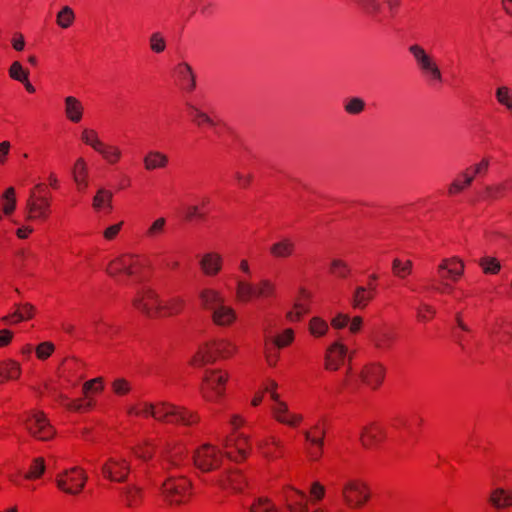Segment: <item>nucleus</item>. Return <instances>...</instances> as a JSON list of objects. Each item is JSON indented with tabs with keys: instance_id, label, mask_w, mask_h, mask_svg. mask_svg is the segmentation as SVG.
<instances>
[{
	"instance_id": "31",
	"label": "nucleus",
	"mask_w": 512,
	"mask_h": 512,
	"mask_svg": "<svg viewBox=\"0 0 512 512\" xmlns=\"http://www.w3.org/2000/svg\"><path fill=\"white\" fill-rule=\"evenodd\" d=\"M244 478L239 471H229L221 476L217 483L223 487H230L234 491H241L244 484Z\"/></svg>"
},
{
	"instance_id": "37",
	"label": "nucleus",
	"mask_w": 512,
	"mask_h": 512,
	"mask_svg": "<svg viewBox=\"0 0 512 512\" xmlns=\"http://www.w3.org/2000/svg\"><path fill=\"white\" fill-rule=\"evenodd\" d=\"M246 444H248V437L244 434H239L237 436V439H232V438L226 437L223 440V446L225 448L235 447L239 456L242 459L246 458L247 454H248L244 447Z\"/></svg>"
},
{
	"instance_id": "52",
	"label": "nucleus",
	"mask_w": 512,
	"mask_h": 512,
	"mask_svg": "<svg viewBox=\"0 0 512 512\" xmlns=\"http://www.w3.org/2000/svg\"><path fill=\"white\" fill-rule=\"evenodd\" d=\"M149 46L154 53H162L166 49V40L162 33L154 32L149 37Z\"/></svg>"
},
{
	"instance_id": "56",
	"label": "nucleus",
	"mask_w": 512,
	"mask_h": 512,
	"mask_svg": "<svg viewBox=\"0 0 512 512\" xmlns=\"http://www.w3.org/2000/svg\"><path fill=\"white\" fill-rule=\"evenodd\" d=\"M82 141L90 145L95 151L101 147V142L98 138L96 131L90 129H84L81 135Z\"/></svg>"
},
{
	"instance_id": "19",
	"label": "nucleus",
	"mask_w": 512,
	"mask_h": 512,
	"mask_svg": "<svg viewBox=\"0 0 512 512\" xmlns=\"http://www.w3.org/2000/svg\"><path fill=\"white\" fill-rule=\"evenodd\" d=\"M36 314V308L30 303H21L15 305L13 313L7 315L4 320L10 324H17L23 321L31 320Z\"/></svg>"
},
{
	"instance_id": "29",
	"label": "nucleus",
	"mask_w": 512,
	"mask_h": 512,
	"mask_svg": "<svg viewBox=\"0 0 512 512\" xmlns=\"http://www.w3.org/2000/svg\"><path fill=\"white\" fill-rule=\"evenodd\" d=\"M395 339V335L392 331L387 329L375 330L371 335V341L375 348L379 350H388Z\"/></svg>"
},
{
	"instance_id": "6",
	"label": "nucleus",
	"mask_w": 512,
	"mask_h": 512,
	"mask_svg": "<svg viewBox=\"0 0 512 512\" xmlns=\"http://www.w3.org/2000/svg\"><path fill=\"white\" fill-rule=\"evenodd\" d=\"M28 217L31 220H44L50 214V199L46 185L34 187L27 203Z\"/></svg>"
},
{
	"instance_id": "26",
	"label": "nucleus",
	"mask_w": 512,
	"mask_h": 512,
	"mask_svg": "<svg viewBox=\"0 0 512 512\" xmlns=\"http://www.w3.org/2000/svg\"><path fill=\"white\" fill-rule=\"evenodd\" d=\"M144 167L148 171H152L155 169H163L169 163V158L166 154L157 151L151 150L149 151L143 159Z\"/></svg>"
},
{
	"instance_id": "44",
	"label": "nucleus",
	"mask_w": 512,
	"mask_h": 512,
	"mask_svg": "<svg viewBox=\"0 0 512 512\" xmlns=\"http://www.w3.org/2000/svg\"><path fill=\"white\" fill-rule=\"evenodd\" d=\"M412 266L413 263L410 260L403 262L400 259L396 258L392 262V271L395 276L399 278H405L411 273Z\"/></svg>"
},
{
	"instance_id": "14",
	"label": "nucleus",
	"mask_w": 512,
	"mask_h": 512,
	"mask_svg": "<svg viewBox=\"0 0 512 512\" xmlns=\"http://www.w3.org/2000/svg\"><path fill=\"white\" fill-rule=\"evenodd\" d=\"M130 471V466L125 459L111 458L102 465L103 474L112 481L125 482Z\"/></svg>"
},
{
	"instance_id": "50",
	"label": "nucleus",
	"mask_w": 512,
	"mask_h": 512,
	"mask_svg": "<svg viewBox=\"0 0 512 512\" xmlns=\"http://www.w3.org/2000/svg\"><path fill=\"white\" fill-rule=\"evenodd\" d=\"M270 444L275 446L278 449H281V447H282L281 442L274 437H272L270 439V441H268V440L259 441L257 446L265 458L274 459V458H276V455L270 450V448H269Z\"/></svg>"
},
{
	"instance_id": "43",
	"label": "nucleus",
	"mask_w": 512,
	"mask_h": 512,
	"mask_svg": "<svg viewBox=\"0 0 512 512\" xmlns=\"http://www.w3.org/2000/svg\"><path fill=\"white\" fill-rule=\"evenodd\" d=\"M512 187V180L506 181L504 183L495 185V186H487L485 188V198L494 200L501 197L504 192Z\"/></svg>"
},
{
	"instance_id": "2",
	"label": "nucleus",
	"mask_w": 512,
	"mask_h": 512,
	"mask_svg": "<svg viewBox=\"0 0 512 512\" xmlns=\"http://www.w3.org/2000/svg\"><path fill=\"white\" fill-rule=\"evenodd\" d=\"M199 298L201 305L211 311L212 320L216 325L227 326L236 319L234 309L225 305V299L220 292L206 288L199 292Z\"/></svg>"
},
{
	"instance_id": "49",
	"label": "nucleus",
	"mask_w": 512,
	"mask_h": 512,
	"mask_svg": "<svg viewBox=\"0 0 512 512\" xmlns=\"http://www.w3.org/2000/svg\"><path fill=\"white\" fill-rule=\"evenodd\" d=\"M55 351V345L50 341H44L35 347V355L38 360H47Z\"/></svg>"
},
{
	"instance_id": "20",
	"label": "nucleus",
	"mask_w": 512,
	"mask_h": 512,
	"mask_svg": "<svg viewBox=\"0 0 512 512\" xmlns=\"http://www.w3.org/2000/svg\"><path fill=\"white\" fill-rule=\"evenodd\" d=\"M287 510L289 512H311L308 509L306 495L298 490H292L290 494L286 496ZM312 512H324L321 509H316Z\"/></svg>"
},
{
	"instance_id": "42",
	"label": "nucleus",
	"mask_w": 512,
	"mask_h": 512,
	"mask_svg": "<svg viewBox=\"0 0 512 512\" xmlns=\"http://www.w3.org/2000/svg\"><path fill=\"white\" fill-rule=\"evenodd\" d=\"M329 271L332 275L338 278H346L349 275L351 269L346 262L335 258L332 259L330 263Z\"/></svg>"
},
{
	"instance_id": "11",
	"label": "nucleus",
	"mask_w": 512,
	"mask_h": 512,
	"mask_svg": "<svg viewBox=\"0 0 512 512\" xmlns=\"http://www.w3.org/2000/svg\"><path fill=\"white\" fill-rule=\"evenodd\" d=\"M226 380L227 375L220 371H207L201 387L203 397L208 401H213L214 397L222 396Z\"/></svg>"
},
{
	"instance_id": "18",
	"label": "nucleus",
	"mask_w": 512,
	"mask_h": 512,
	"mask_svg": "<svg viewBox=\"0 0 512 512\" xmlns=\"http://www.w3.org/2000/svg\"><path fill=\"white\" fill-rule=\"evenodd\" d=\"M347 354V348L339 342L333 343L325 356V367L328 370H337Z\"/></svg>"
},
{
	"instance_id": "60",
	"label": "nucleus",
	"mask_w": 512,
	"mask_h": 512,
	"mask_svg": "<svg viewBox=\"0 0 512 512\" xmlns=\"http://www.w3.org/2000/svg\"><path fill=\"white\" fill-rule=\"evenodd\" d=\"M435 309L425 303H421L420 307L417 308V319L421 322L429 321L434 315Z\"/></svg>"
},
{
	"instance_id": "58",
	"label": "nucleus",
	"mask_w": 512,
	"mask_h": 512,
	"mask_svg": "<svg viewBox=\"0 0 512 512\" xmlns=\"http://www.w3.org/2000/svg\"><path fill=\"white\" fill-rule=\"evenodd\" d=\"M485 273L496 274L501 266L499 261L493 257H484L479 262Z\"/></svg>"
},
{
	"instance_id": "17",
	"label": "nucleus",
	"mask_w": 512,
	"mask_h": 512,
	"mask_svg": "<svg viewBox=\"0 0 512 512\" xmlns=\"http://www.w3.org/2000/svg\"><path fill=\"white\" fill-rule=\"evenodd\" d=\"M464 264L457 258L444 259L438 266V273L441 280L446 279L457 281L463 274Z\"/></svg>"
},
{
	"instance_id": "32",
	"label": "nucleus",
	"mask_w": 512,
	"mask_h": 512,
	"mask_svg": "<svg viewBox=\"0 0 512 512\" xmlns=\"http://www.w3.org/2000/svg\"><path fill=\"white\" fill-rule=\"evenodd\" d=\"M489 501L497 509L512 506V491L496 488L491 492Z\"/></svg>"
},
{
	"instance_id": "36",
	"label": "nucleus",
	"mask_w": 512,
	"mask_h": 512,
	"mask_svg": "<svg viewBox=\"0 0 512 512\" xmlns=\"http://www.w3.org/2000/svg\"><path fill=\"white\" fill-rule=\"evenodd\" d=\"M113 194L111 191L106 190L104 188H99L96 195L93 198V208L95 210H101L107 208L111 209V201Z\"/></svg>"
},
{
	"instance_id": "8",
	"label": "nucleus",
	"mask_w": 512,
	"mask_h": 512,
	"mask_svg": "<svg viewBox=\"0 0 512 512\" xmlns=\"http://www.w3.org/2000/svg\"><path fill=\"white\" fill-rule=\"evenodd\" d=\"M190 482L185 477H170L162 485V493L172 504H180L190 495Z\"/></svg>"
},
{
	"instance_id": "1",
	"label": "nucleus",
	"mask_w": 512,
	"mask_h": 512,
	"mask_svg": "<svg viewBox=\"0 0 512 512\" xmlns=\"http://www.w3.org/2000/svg\"><path fill=\"white\" fill-rule=\"evenodd\" d=\"M140 414L151 416L162 422L181 423L191 425L198 421L197 414L188 411L184 407H179L168 402L144 403V408Z\"/></svg>"
},
{
	"instance_id": "25",
	"label": "nucleus",
	"mask_w": 512,
	"mask_h": 512,
	"mask_svg": "<svg viewBox=\"0 0 512 512\" xmlns=\"http://www.w3.org/2000/svg\"><path fill=\"white\" fill-rule=\"evenodd\" d=\"M175 72L177 73L178 77L182 81V84L184 88L191 92L196 87V77L193 72L192 67L186 63L181 62L175 67Z\"/></svg>"
},
{
	"instance_id": "61",
	"label": "nucleus",
	"mask_w": 512,
	"mask_h": 512,
	"mask_svg": "<svg viewBox=\"0 0 512 512\" xmlns=\"http://www.w3.org/2000/svg\"><path fill=\"white\" fill-rule=\"evenodd\" d=\"M294 339V332L292 329H286L281 335L274 338L273 342L278 348H283L289 345Z\"/></svg>"
},
{
	"instance_id": "57",
	"label": "nucleus",
	"mask_w": 512,
	"mask_h": 512,
	"mask_svg": "<svg viewBox=\"0 0 512 512\" xmlns=\"http://www.w3.org/2000/svg\"><path fill=\"white\" fill-rule=\"evenodd\" d=\"M309 312V307L301 302H296L294 304L293 310L288 311L286 317L289 321L295 322L299 321L301 317Z\"/></svg>"
},
{
	"instance_id": "35",
	"label": "nucleus",
	"mask_w": 512,
	"mask_h": 512,
	"mask_svg": "<svg viewBox=\"0 0 512 512\" xmlns=\"http://www.w3.org/2000/svg\"><path fill=\"white\" fill-rule=\"evenodd\" d=\"M382 431L375 425L363 427L360 434V442L363 447L369 448L380 440Z\"/></svg>"
},
{
	"instance_id": "54",
	"label": "nucleus",
	"mask_w": 512,
	"mask_h": 512,
	"mask_svg": "<svg viewBox=\"0 0 512 512\" xmlns=\"http://www.w3.org/2000/svg\"><path fill=\"white\" fill-rule=\"evenodd\" d=\"M189 108L192 120L196 125L201 126L204 123L211 126L214 125V121L209 117L208 114L202 112L200 109L193 105H189Z\"/></svg>"
},
{
	"instance_id": "15",
	"label": "nucleus",
	"mask_w": 512,
	"mask_h": 512,
	"mask_svg": "<svg viewBox=\"0 0 512 512\" xmlns=\"http://www.w3.org/2000/svg\"><path fill=\"white\" fill-rule=\"evenodd\" d=\"M385 376V368L378 362L366 364L360 372L362 382L372 389H377Z\"/></svg>"
},
{
	"instance_id": "22",
	"label": "nucleus",
	"mask_w": 512,
	"mask_h": 512,
	"mask_svg": "<svg viewBox=\"0 0 512 512\" xmlns=\"http://www.w3.org/2000/svg\"><path fill=\"white\" fill-rule=\"evenodd\" d=\"M200 267L205 275L215 276L222 267V257L217 253H206L200 261Z\"/></svg>"
},
{
	"instance_id": "23",
	"label": "nucleus",
	"mask_w": 512,
	"mask_h": 512,
	"mask_svg": "<svg viewBox=\"0 0 512 512\" xmlns=\"http://www.w3.org/2000/svg\"><path fill=\"white\" fill-rule=\"evenodd\" d=\"M119 492L125 505L129 508L138 506L142 499V489L135 484H127L119 488Z\"/></svg>"
},
{
	"instance_id": "48",
	"label": "nucleus",
	"mask_w": 512,
	"mask_h": 512,
	"mask_svg": "<svg viewBox=\"0 0 512 512\" xmlns=\"http://www.w3.org/2000/svg\"><path fill=\"white\" fill-rule=\"evenodd\" d=\"M309 331L314 337H322L328 331V324L320 317H313L309 322Z\"/></svg>"
},
{
	"instance_id": "9",
	"label": "nucleus",
	"mask_w": 512,
	"mask_h": 512,
	"mask_svg": "<svg viewBox=\"0 0 512 512\" xmlns=\"http://www.w3.org/2000/svg\"><path fill=\"white\" fill-rule=\"evenodd\" d=\"M222 460V452L211 444H203L193 455L194 465L203 472L217 469Z\"/></svg>"
},
{
	"instance_id": "39",
	"label": "nucleus",
	"mask_w": 512,
	"mask_h": 512,
	"mask_svg": "<svg viewBox=\"0 0 512 512\" xmlns=\"http://www.w3.org/2000/svg\"><path fill=\"white\" fill-rule=\"evenodd\" d=\"M102 155V157L109 163H116L121 157V150L113 145H107L102 143L101 147L96 150Z\"/></svg>"
},
{
	"instance_id": "59",
	"label": "nucleus",
	"mask_w": 512,
	"mask_h": 512,
	"mask_svg": "<svg viewBox=\"0 0 512 512\" xmlns=\"http://www.w3.org/2000/svg\"><path fill=\"white\" fill-rule=\"evenodd\" d=\"M111 386H112L113 392L115 394L119 395V396L126 395L131 390L130 383L126 379H124V378H117V379H115L111 383Z\"/></svg>"
},
{
	"instance_id": "40",
	"label": "nucleus",
	"mask_w": 512,
	"mask_h": 512,
	"mask_svg": "<svg viewBox=\"0 0 512 512\" xmlns=\"http://www.w3.org/2000/svg\"><path fill=\"white\" fill-rule=\"evenodd\" d=\"M45 471V462L42 457L35 458L27 473L24 475L26 480H36L39 479Z\"/></svg>"
},
{
	"instance_id": "12",
	"label": "nucleus",
	"mask_w": 512,
	"mask_h": 512,
	"mask_svg": "<svg viewBox=\"0 0 512 512\" xmlns=\"http://www.w3.org/2000/svg\"><path fill=\"white\" fill-rule=\"evenodd\" d=\"M133 305L148 317L161 315L162 303L151 289H144L133 299Z\"/></svg>"
},
{
	"instance_id": "24",
	"label": "nucleus",
	"mask_w": 512,
	"mask_h": 512,
	"mask_svg": "<svg viewBox=\"0 0 512 512\" xmlns=\"http://www.w3.org/2000/svg\"><path fill=\"white\" fill-rule=\"evenodd\" d=\"M21 375V367L17 361L8 359L0 362V384L17 380Z\"/></svg>"
},
{
	"instance_id": "38",
	"label": "nucleus",
	"mask_w": 512,
	"mask_h": 512,
	"mask_svg": "<svg viewBox=\"0 0 512 512\" xmlns=\"http://www.w3.org/2000/svg\"><path fill=\"white\" fill-rule=\"evenodd\" d=\"M355 3L364 14L372 19H376L381 11V4L378 0H355Z\"/></svg>"
},
{
	"instance_id": "27",
	"label": "nucleus",
	"mask_w": 512,
	"mask_h": 512,
	"mask_svg": "<svg viewBox=\"0 0 512 512\" xmlns=\"http://www.w3.org/2000/svg\"><path fill=\"white\" fill-rule=\"evenodd\" d=\"M273 413L277 421L289 426H295L302 420L301 415L291 414L284 402H278V404H275L273 407Z\"/></svg>"
},
{
	"instance_id": "21",
	"label": "nucleus",
	"mask_w": 512,
	"mask_h": 512,
	"mask_svg": "<svg viewBox=\"0 0 512 512\" xmlns=\"http://www.w3.org/2000/svg\"><path fill=\"white\" fill-rule=\"evenodd\" d=\"M72 177L78 191L83 192L88 186V167L83 158H78L72 168Z\"/></svg>"
},
{
	"instance_id": "28",
	"label": "nucleus",
	"mask_w": 512,
	"mask_h": 512,
	"mask_svg": "<svg viewBox=\"0 0 512 512\" xmlns=\"http://www.w3.org/2000/svg\"><path fill=\"white\" fill-rule=\"evenodd\" d=\"M375 289H367L364 286H358L355 288L352 295L351 304L356 309H364L368 303L374 298Z\"/></svg>"
},
{
	"instance_id": "10",
	"label": "nucleus",
	"mask_w": 512,
	"mask_h": 512,
	"mask_svg": "<svg viewBox=\"0 0 512 512\" xmlns=\"http://www.w3.org/2000/svg\"><path fill=\"white\" fill-rule=\"evenodd\" d=\"M28 433L37 440L48 441L55 435V429L42 412H36L25 420Z\"/></svg>"
},
{
	"instance_id": "47",
	"label": "nucleus",
	"mask_w": 512,
	"mask_h": 512,
	"mask_svg": "<svg viewBox=\"0 0 512 512\" xmlns=\"http://www.w3.org/2000/svg\"><path fill=\"white\" fill-rule=\"evenodd\" d=\"M313 430L315 432L314 435L309 431L304 432L305 439L310 442L313 446H318L319 448L324 445V435L325 430L321 428L318 424L314 425Z\"/></svg>"
},
{
	"instance_id": "62",
	"label": "nucleus",
	"mask_w": 512,
	"mask_h": 512,
	"mask_svg": "<svg viewBox=\"0 0 512 512\" xmlns=\"http://www.w3.org/2000/svg\"><path fill=\"white\" fill-rule=\"evenodd\" d=\"M496 98L498 102L504 105L507 109L512 105V93L507 87H500L496 91Z\"/></svg>"
},
{
	"instance_id": "41",
	"label": "nucleus",
	"mask_w": 512,
	"mask_h": 512,
	"mask_svg": "<svg viewBox=\"0 0 512 512\" xmlns=\"http://www.w3.org/2000/svg\"><path fill=\"white\" fill-rule=\"evenodd\" d=\"M365 101L360 97H351L344 104V110L349 115H358L364 111Z\"/></svg>"
},
{
	"instance_id": "46",
	"label": "nucleus",
	"mask_w": 512,
	"mask_h": 512,
	"mask_svg": "<svg viewBox=\"0 0 512 512\" xmlns=\"http://www.w3.org/2000/svg\"><path fill=\"white\" fill-rule=\"evenodd\" d=\"M132 452L137 458L147 462L152 458L154 450L152 444L146 440L143 444H139L133 447Z\"/></svg>"
},
{
	"instance_id": "30",
	"label": "nucleus",
	"mask_w": 512,
	"mask_h": 512,
	"mask_svg": "<svg viewBox=\"0 0 512 512\" xmlns=\"http://www.w3.org/2000/svg\"><path fill=\"white\" fill-rule=\"evenodd\" d=\"M85 483V477L81 470L73 469L71 473L66 470V494L79 493Z\"/></svg>"
},
{
	"instance_id": "13",
	"label": "nucleus",
	"mask_w": 512,
	"mask_h": 512,
	"mask_svg": "<svg viewBox=\"0 0 512 512\" xmlns=\"http://www.w3.org/2000/svg\"><path fill=\"white\" fill-rule=\"evenodd\" d=\"M409 52L413 55L420 70L429 74L432 79L438 81L441 80L442 76L440 69L438 68L433 58L427 54L423 47L417 44L411 45L409 47Z\"/></svg>"
},
{
	"instance_id": "53",
	"label": "nucleus",
	"mask_w": 512,
	"mask_h": 512,
	"mask_svg": "<svg viewBox=\"0 0 512 512\" xmlns=\"http://www.w3.org/2000/svg\"><path fill=\"white\" fill-rule=\"evenodd\" d=\"M184 307V300L179 297H174L169 300L165 305L162 304L161 314L173 315L179 313Z\"/></svg>"
},
{
	"instance_id": "7",
	"label": "nucleus",
	"mask_w": 512,
	"mask_h": 512,
	"mask_svg": "<svg viewBox=\"0 0 512 512\" xmlns=\"http://www.w3.org/2000/svg\"><path fill=\"white\" fill-rule=\"evenodd\" d=\"M342 496L348 507L360 508L369 500L370 492L365 482L351 479L344 484Z\"/></svg>"
},
{
	"instance_id": "64",
	"label": "nucleus",
	"mask_w": 512,
	"mask_h": 512,
	"mask_svg": "<svg viewBox=\"0 0 512 512\" xmlns=\"http://www.w3.org/2000/svg\"><path fill=\"white\" fill-rule=\"evenodd\" d=\"M464 177H465V180H464L463 184L456 180L450 185L449 194H455V193L460 192L465 187L469 186L474 179V175L464 174Z\"/></svg>"
},
{
	"instance_id": "51",
	"label": "nucleus",
	"mask_w": 512,
	"mask_h": 512,
	"mask_svg": "<svg viewBox=\"0 0 512 512\" xmlns=\"http://www.w3.org/2000/svg\"><path fill=\"white\" fill-rule=\"evenodd\" d=\"M9 76L16 81L27 80L29 71L25 69L19 61H14L9 68Z\"/></svg>"
},
{
	"instance_id": "63",
	"label": "nucleus",
	"mask_w": 512,
	"mask_h": 512,
	"mask_svg": "<svg viewBox=\"0 0 512 512\" xmlns=\"http://www.w3.org/2000/svg\"><path fill=\"white\" fill-rule=\"evenodd\" d=\"M165 224V218H158L148 228L146 235L150 238H155L157 235L161 234L164 231Z\"/></svg>"
},
{
	"instance_id": "16",
	"label": "nucleus",
	"mask_w": 512,
	"mask_h": 512,
	"mask_svg": "<svg viewBox=\"0 0 512 512\" xmlns=\"http://www.w3.org/2000/svg\"><path fill=\"white\" fill-rule=\"evenodd\" d=\"M138 265V261L133 255H122L112 260L108 267L107 272L111 276H116L120 273L133 275L135 273L134 267Z\"/></svg>"
},
{
	"instance_id": "4",
	"label": "nucleus",
	"mask_w": 512,
	"mask_h": 512,
	"mask_svg": "<svg viewBox=\"0 0 512 512\" xmlns=\"http://www.w3.org/2000/svg\"><path fill=\"white\" fill-rule=\"evenodd\" d=\"M236 351V347L226 340H217L201 348L194 356L191 363L194 366H201L214 362L217 358H228Z\"/></svg>"
},
{
	"instance_id": "33",
	"label": "nucleus",
	"mask_w": 512,
	"mask_h": 512,
	"mask_svg": "<svg viewBox=\"0 0 512 512\" xmlns=\"http://www.w3.org/2000/svg\"><path fill=\"white\" fill-rule=\"evenodd\" d=\"M83 112L84 107L78 99L66 96V118L74 123H78L83 117Z\"/></svg>"
},
{
	"instance_id": "3",
	"label": "nucleus",
	"mask_w": 512,
	"mask_h": 512,
	"mask_svg": "<svg viewBox=\"0 0 512 512\" xmlns=\"http://www.w3.org/2000/svg\"><path fill=\"white\" fill-rule=\"evenodd\" d=\"M276 294V285L270 279L262 278L257 283L239 280L236 295L239 301L249 302L254 299H268Z\"/></svg>"
},
{
	"instance_id": "34",
	"label": "nucleus",
	"mask_w": 512,
	"mask_h": 512,
	"mask_svg": "<svg viewBox=\"0 0 512 512\" xmlns=\"http://www.w3.org/2000/svg\"><path fill=\"white\" fill-rule=\"evenodd\" d=\"M294 249V242L289 238H283L270 247V252L276 258H286L293 254Z\"/></svg>"
},
{
	"instance_id": "45",
	"label": "nucleus",
	"mask_w": 512,
	"mask_h": 512,
	"mask_svg": "<svg viewBox=\"0 0 512 512\" xmlns=\"http://www.w3.org/2000/svg\"><path fill=\"white\" fill-rule=\"evenodd\" d=\"M3 212L6 215H10L16 207V193L13 187H9L5 190L2 196Z\"/></svg>"
},
{
	"instance_id": "5",
	"label": "nucleus",
	"mask_w": 512,
	"mask_h": 512,
	"mask_svg": "<svg viewBox=\"0 0 512 512\" xmlns=\"http://www.w3.org/2000/svg\"><path fill=\"white\" fill-rule=\"evenodd\" d=\"M104 389V379L102 377H96L89 381H86L82 386V392L84 397L66 401V411L71 412H89L95 406V400L90 396L92 393H99Z\"/></svg>"
},
{
	"instance_id": "55",
	"label": "nucleus",
	"mask_w": 512,
	"mask_h": 512,
	"mask_svg": "<svg viewBox=\"0 0 512 512\" xmlns=\"http://www.w3.org/2000/svg\"><path fill=\"white\" fill-rule=\"evenodd\" d=\"M250 512H276V508L268 498L260 497L250 507Z\"/></svg>"
}]
</instances>
